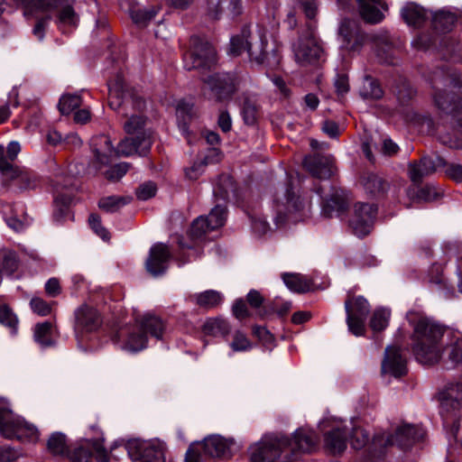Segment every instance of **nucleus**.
<instances>
[{
	"label": "nucleus",
	"instance_id": "obj_55",
	"mask_svg": "<svg viewBox=\"0 0 462 462\" xmlns=\"http://www.w3.org/2000/svg\"><path fill=\"white\" fill-rule=\"evenodd\" d=\"M88 222L91 228L98 236H100L103 240L109 239V233L104 226H102L100 217L97 215H90Z\"/></svg>",
	"mask_w": 462,
	"mask_h": 462
},
{
	"label": "nucleus",
	"instance_id": "obj_26",
	"mask_svg": "<svg viewBox=\"0 0 462 462\" xmlns=\"http://www.w3.org/2000/svg\"><path fill=\"white\" fill-rule=\"evenodd\" d=\"M325 448L336 455L342 453L346 448V433L340 426L333 428L325 434Z\"/></svg>",
	"mask_w": 462,
	"mask_h": 462
},
{
	"label": "nucleus",
	"instance_id": "obj_39",
	"mask_svg": "<svg viewBox=\"0 0 462 462\" xmlns=\"http://www.w3.org/2000/svg\"><path fill=\"white\" fill-rule=\"evenodd\" d=\"M242 115L246 125L255 124L258 117V106L252 97H245L242 106Z\"/></svg>",
	"mask_w": 462,
	"mask_h": 462
},
{
	"label": "nucleus",
	"instance_id": "obj_46",
	"mask_svg": "<svg viewBox=\"0 0 462 462\" xmlns=\"http://www.w3.org/2000/svg\"><path fill=\"white\" fill-rule=\"evenodd\" d=\"M209 222L207 217H199L196 218L190 227V236L193 238H200L202 236L206 235L208 232L214 230L209 227Z\"/></svg>",
	"mask_w": 462,
	"mask_h": 462
},
{
	"label": "nucleus",
	"instance_id": "obj_30",
	"mask_svg": "<svg viewBox=\"0 0 462 462\" xmlns=\"http://www.w3.org/2000/svg\"><path fill=\"white\" fill-rule=\"evenodd\" d=\"M230 330L229 323L222 318L208 319L202 327L204 335L211 337H226Z\"/></svg>",
	"mask_w": 462,
	"mask_h": 462
},
{
	"label": "nucleus",
	"instance_id": "obj_44",
	"mask_svg": "<svg viewBox=\"0 0 462 462\" xmlns=\"http://www.w3.org/2000/svg\"><path fill=\"white\" fill-rule=\"evenodd\" d=\"M82 100L79 95H63L59 102V109L61 114L69 115L81 106Z\"/></svg>",
	"mask_w": 462,
	"mask_h": 462
},
{
	"label": "nucleus",
	"instance_id": "obj_49",
	"mask_svg": "<svg viewBox=\"0 0 462 462\" xmlns=\"http://www.w3.org/2000/svg\"><path fill=\"white\" fill-rule=\"evenodd\" d=\"M420 161L423 167V173L429 175L435 172L439 168L446 165L445 160L439 156H436L435 158L422 157Z\"/></svg>",
	"mask_w": 462,
	"mask_h": 462
},
{
	"label": "nucleus",
	"instance_id": "obj_52",
	"mask_svg": "<svg viewBox=\"0 0 462 462\" xmlns=\"http://www.w3.org/2000/svg\"><path fill=\"white\" fill-rule=\"evenodd\" d=\"M369 436L366 431L361 428H354L351 434V445L354 448L359 449L368 442Z\"/></svg>",
	"mask_w": 462,
	"mask_h": 462
},
{
	"label": "nucleus",
	"instance_id": "obj_48",
	"mask_svg": "<svg viewBox=\"0 0 462 462\" xmlns=\"http://www.w3.org/2000/svg\"><path fill=\"white\" fill-rule=\"evenodd\" d=\"M0 323L16 332L18 319L16 315L6 305L0 307Z\"/></svg>",
	"mask_w": 462,
	"mask_h": 462
},
{
	"label": "nucleus",
	"instance_id": "obj_5",
	"mask_svg": "<svg viewBox=\"0 0 462 462\" xmlns=\"http://www.w3.org/2000/svg\"><path fill=\"white\" fill-rule=\"evenodd\" d=\"M165 331L164 322L157 316L145 314L136 319L134 324L121 328L116 333V340L123 350L136 353L147 346V335L161 339Z\"/></svg>",
	"mask_w": 462,
	"mask_h": 462
},
{
	"label": "nucleus",
	"instance_id": "obj_61",
	"mask_svg": "<svg viewBox=\"0 0 462 462\" xmlns=\"http://www.w3.org/2000/svg\"><path fill=\"white\" fill-rule=\"evenodd\" d=\"M232 312L233 315L238 319H244L250 316L246 304L242 299H238L235 301L232 308Z\"/></svg>",
	"mask_w": 462,
	"mask_h": 462
},
{
	"label": "nucleus",
	"instance_id": "obj_13",
	"mask_svg": "<svg viewBox=\"0 0 462 462\" xmlns=\"http://www.w3.org/2000/svg\"><path fill=\"white\" fill-rule=\"evenodd\" d=\"M184 59L188 69L210 68L217 62L216 50L209 42L198 41Z\"/></svg>",
	"mask_w": 462,
	"mask_h": 462
},
{
	"label": "nucleus",
	"instance_id": "obj_3",
	"mask_svg": "<svg viewBox=\"0 0 462 462\" xmlns=\"http://www.w3.org/2000/svg\"><path fill=\"white\" fill-rule=\"evenodd\" d=\"M316 444L314 434L303 430H297L291 440L288 438H264L250 448V461L273 462L287 448L293 454L296 451L310 452Z\"/></svg>",
	"mask_w": 462,
	"mask_h": 462
},
{
	"label": "nucleus",
	"instance_id": "obj_47",
	"mask_svg": "<svg viewBox=\"0 0 462 462\" xmlns=\"http://www.w3.org/2000/svg\"><path fill=\"white\" fill-rule=\"evenodd\" d=\"M230 347L234 352L247 351L252 348V343L243 332L237 330L233 335Z\"/></svg>",
	"mask_w": 462,
	"mask_h": 462
},
{
	"label": "nucleus",
	"instance_id": "obj_35",
	"mask_svg": "<svg viewBox=\"0 0 462 462\" xmlns=\"http://www.w3.org/2000/svg\"><path fill=\"white\" fill-rule=\"evenodd\" d=\"M456 23V15L448 11L441 10L432 15V24L436 31L446 32L452 29Z\"/></svg>",
	"mask_w": 462,
	"mask_h": 462
},
{
	"label": "nucleus",
	"instance_id": "obj_8",
	"mask_svg": "<svg viewBox=\"0 0 462 462\" xmlns=\"http://www.w3.org/2000/svg\"><path fill=\"white\" fill-rule=\"evenodd\" d=\"M0 434L7 439L34 442L39 439L37 428L14 415L11 410L0 409Z\"/></svg>",
	"mask_w": 462,
	"mask_h": 462
},
{
	"label": "nucleus",
	"instance_id": "obj_50",
	"mask_svg": "<svg viewBox=\"0 0 462 462\" xmlns=\"http://www.w3.org/2000/svg\"><path fill=\"white\" fill-rule=\"evenodd\" d=\"M32 310L42 317L48 316L51 313V304L40 297H33L30 301Z\"/></svg>",
	"mask_w": 462,
	"mask_h": 462
},
{
	"label": "nucleus",
	"instance_id": "obj_25",
	"mask_svg": "<svg viewBox=\"0 0 462 462\" xmlns=\"http://www.w3.org/2000/svg\"><path fill=\"white\" fill-rule=\"evenodd\" d=\"M223 294L216 290H207L189 296L188 300L204 310L217 308L223 301Z\"/></svg>",
	"mask_w": 462,
	"mask_h": 462
},
{
	"label": "nucleus",
	"instance_id": "obj_51",
	"mask_svg": "<svg viewBox=\"0 0 462 462\" xmlns=\"http://www.w3.org/2000/svg\"><path fill=\"white\" fill-rule=\"evenodd\" d=\"M449 359L458 364L462 362V335H455L450 342L449 346Z\"/></svg>",
	"mask_w": 462,
	"mask_h": 462
},
{
	"label": "nucleus",
	"instance_id": "obj_16",
	"mask_svg": "<svg viewBox=\"0 0 462 462\" xmlns=\"http://www.w3.org/2000/svg\"><path fill=\"white\" fill-rule=\"evenodd\" d=\"M293 52L296 61L300 65L314 63L322 55V48L312 33L304 38H300L293 45Z\"/></svg>",
	"mask_w": 462,
	"mask_h": 462
},
{
	"label": "nucleus",
	"instance_id": "obj_37",
	"mask_svg": "<svg viewBox=\"0 0 462 462\" xmlns=\"http://www.w3.org/2000/svg\"><path fill=\"white\" fill-rule=\"evenodd\" d=\"M18 268V259L15 253L12 250L0 249V273L12 274Z\"/></svg>",
	"mask_w": 462,
	"mask_h": 462
},
{
	"label": "nucleus",
	"instance_id": "obj_6",
	"mask_svg": "<svg viewBox=\"0 0 462 462\" xmlns=\"http://www.w3.org/2000/svg\"><path fill=\"white\" fill-rule=\"evenodd\" d=\"M273 217L277 227L287 223H297L304 220L310 214V204L291 192L290 186L279 190L273 200Z\"/></svg>",
	"mask_w": 462,
	"mask_h": 462
},
{
	"label": "nucleus",
	"instance_id": "obj_34",
	"mask_svg": "<svg viewBox=\"0 0 462 462\" xmlns=\"http://www.w3.org/2000/svg\"><path fill=\"white\" fill-rule=\"evenodd\" d=\"M282 280L285 285L295 292H306L311 288L310 280L301 274L285 273L282 275Z\"/></svg>",
	"mask_w": 462,
	"mask_h": 462
},
{
	"label": "nucleus",
	"instance_id": "obj_1",
	"mask_svg": "<svg viewBox=\"0 0 462 462\" xmlns=\"http://www.w3.org/2000/svg\"><path fill=\"white\" fill-rule=\"evenodd\" d=\"M107 85L110 107L122 111L123 116L128 118L124 125L125 132L129 134H140L145 124V117L143 115L146 107L145 100L139 94L125 88V81L121 75L109 80Z\"/></svg>",
	"mask_w": 462,
	"mask_h": 462
},
{
	"label": "nucleus",
	"instance_id": "obj_64",
	"mask_svg": "<svg viewBox=\"0 0 462 462\" xmlns=\"http://www.w3.org/2000/svg\"><path fill=\"white\" fill-rule=\"evenodd\" d=\"M206 163L204 162H195L190 168L186 170V176L190 180H197L204 171Z\"/></svg>",
	"mask_w": 462,
	"mask_h": 462
},
{
	"label": "nucleus",
	"instance_id": "obj_57",
	"mask_svg": "<svg viewBox=\"0 0 462 462\" xmlns=\"http://www.w3.org/2000/svg\"><path fill=\"white\" fill-rule=\"evenodd\" d=\"M156 193V186L152 182L142 184L136 190V196L139 199L147 200L152 198Z\"/></svg>",
	"mask_w": 462,
	"mask_h": 462
},
{
	"label": "nucleus",
	"instance_id": "obj_22",
	"mask_svg": "<svg viewBox=\"0 0 462 462\" xmlns=\"http://www.w3.org/2000/svg\"><path fill=\"white\" fill-rule=\"evenodd\" d=\"M440 402L442 408L447 411L462 407V375L457 381L447 385L440 393Z\"/></svg>",
	"mask_w": 462,
	"mask_h": 462
},
{
	"label": "nucleus",
	"instance_id": "obj_24",
	"mask_svg": "<svg viewBox=\"0 0 462 462\" xmlns=\"http://www.w3.org/2000/svg\"><path fill=\"white\" fill-rule=\"evenodd\" d=\"M209 15L215 19L226 14L227 17H235L241 14L242 4L240 0H217L211 1Z\"/></svg>",
	"mask_w": 462,
	"mask_h": 462
},
{
	"label": "nucleus",
	"instance_id": "obj_41",
	"mask_svg": "<svg viewBox=\"0 0 462 462\" xmlns=\"http://www.w3.org/2000/svg\"><path fill=\"white\" fill-rule=\"evenodd\" d=\"M79 18L70 5L63 6L58 14L57 23L61 29L75 27Z\"/></svg>",
	"mask_w": 462,
	"mask_h": 462
},
{
	"label": "nucleus",
	"instance_id": "obj_7",
	"mask_svg": "<svg viewBox=\"0 0 462 462\" xmlns=\"http://www.w3.org/2000/svg\"><path fill=\"white\" fill-rule=\"evenodd\" d=\"M431 83L436 106L443 111L452 112L458 100L453 90L462 87V77L454 69H441L433 73Z\"/></svg>",
	"mask_w": 462,
	"mask_h": 462
},
{
	"label": "nucleus",
	"instance_id": "obj_21",
	"mask_svg": "<svg viewBox=\"0 0 462 462\" xmlns=\"http://www.w3.org/2000/svg\"><path fill=\"white\" fill-rule=\"evenodd\" d=\"M422 437L423 432L421 429L413 425L405 424L397 429L395 435L387 437L385 445L397 444L401 448H406L412 442L420 440Z\"/></svg>",
	"mask_w": 462,
	"mask_h": 462
},
{
	"label": "nucleus",
	"instance_id": "obj_40",
	"mask_svg": "<svg viewBox=\"0 0 462 462\" xmlns=\"http://www.w3.org/2000/svg\"><path fill=\"white\" fill-rule=\"evenodd\" d=\"M176 116L180 127L185 132L188 122L193 116V106L183 100L179 101L176 106Z\"/></svg>",
	"mask_w": 462,
	"mask_h": 462
},
{
	"label": "nucleus",
	"instance_id": "obj_62",
	"mask_svg": "<svg viewBox=\"0 0 462 462\" xmlns=\"http://www.w3.org/2000/svg\"><path fill=\"white\" fill-rule=\"evenodd\" d=\"M429 282L433 284H441L443 282V267L433 264L429 270Z\"/></svg>",
	"mask_w": 462,
	"mask_h": 462
},
{
	"label": "nucleus",
	"instance_id": "obj_56",
	"mask_svg": "<svg viewBox=\"0 0 462 462\" xmlns=\"http://www.w3.org/2000/svg\"><path fill=\"white\" fill-rule=\"evenodd\" d=\"M365 320V319L346 316L348 328L355 336H362L364 334Z\"/></svg>",
	"mask_w": 462,
	"mask_h": 462
},
{
	"label": "nucleus",
	"instance_id": "obj_54",
	"mask_svg": "<svg viewBox=\"0 0 462 462\" xmlns=\"http://www.w3.org/2000/svg\"><path fill=\"white\" fill-rule=\"evenodd\" d=\"M408 175L413 183H420L425 176L429 174L423 173V167L419 162H412L409 163Z\"/></svg>",
	"mask_w": 462,
	"mask_h": 462
},
{
	"label": "nucleus",
	"instance_id": "obj_11",
	"mask_svg": "<svg viewBox=\"0 0 462 462\" xmlns=\"http://www.w3.org/2000/svg\"><path fill=\"white\" fill-rule=\"evenodd\" d=\"M377 208L374 204L358 202L354 206L349 226L357 236L368 235L375 218Z\"/></svg>",
	"mask_w": 462,
	"mask_h": 462
},
{
	"label": "nucleus",
	"instance_id": "obj_15",
	"mask_svg": "<svg viewBox=\"0 0 462 462\" xmlns=\"http://www.w3.org/2000/svg\"><path fill=\"white\" fill-rule=\"evenodd\" d=\"M339 35L342 38L343 48L353 53L360 52L363 46L370 41V38L363 33L356 23L351 20L342 22L339 27Z\"/></svg>",
	"mask_w": 462,
	"mask_h": 462
},
{
	"label": "nucleus",
	"instance_id": "obj_63",
	"mask_svg": "<svg viewBox=\"0 0 462 462\" xmlns=\"http://www.w3.org/2000/svg\"><path fill=\"white\" fill-rule=\"evenodd\" d=\"M300 6L306 14L307 18L313 19L318 12V7L315 0H299Z\"/></svg>",
	"mask_w": 462,
	"mask_h": 462
},
{
	"label": "nucleus",
	"instance_id": "obj_60",
	"mask_svg": "<svg viewBox=\"0 0 462 462\" xmlns=\"http://www.w3.org/2000/svg\"><path fill=\"white\" fill-rule=\"evenodd\" d=\"M44 290L49 297L55 298L59 296L61 293V287L59 279L54 277L50 278L44 285Z\"/></svg>",
	"mask_w": 462,
	"mask_h": 462
},
{
	"label": "nucleus",
	"instance_id": "obj_12",
	"mask_svg": "<svg viewBox=\"0 0 462 462\" xmlns=\"http://www.w3.org/2000/svg\"><path fill=\"white\" fill-rule=\"evenodd\" d=\"M125 448L134 462H165L164 448L160 443L131 440Z\"/></svg>",
	"mask_w": 462,
	"mask_h": 462
},
{
	"label": "nucleus",
	"instance_id": "obj_27",
	"mask_svg": "<svg viewBox=\"0 0 462 462\" xmlns=\"http://www.w3.org/2000/svg\"><path fill=\"white\" fill-rule=\"evenodd\" d=\"M232 445V441L219 435H213L203 440L204 453L209 457H218L226 454Z\"/></svg>",
	"mask_w": 462,
	"mask_h": 462
},
{
	"label": "nucleus",
	"instance_id": "obj_33",
	"mask_svg": "<svg viewBox=\"0 0 462 462\" xmlns=\"http://www.w3.org/2000/svg\"><path fill=\"white\" fill-rule=\"evenodd\" d=\"M48 450L56 456H68L69 444L67 437L62 432H53L47 441Z\"/></svg>",
	"mask_w": 462,
	"mask_h": 462
},
{
	"label": "nucleus",
	"instance_id": "obj_9",
	"mask_svg": "<svg viewBox=\"0 0 462 462\" xmlns=\"http://www.w3.org/2000/svg\"><path fill=\"white\" fill-rule=\"evenodd\" d=\"M250 31L244 28L240 34L235 35L230 39L228 53L232 56H239L245 51H247L249 58L257 63H263L265 60V42L260 39L258 42H251L249 41Z\"/></svg>",
	"mask_w": 462,
	"mask_h": 462
},
{
	"label": "nucleus",
	"instance_id": "obj_59",
	"mask_svg": "<svg viewBox=\"0 0 462 462\" xmlns=\"http://www.w3.org/2000/svg\"><path fill=\"white\" fill-rule=\"evenodd\" d=\"M16 184L20 189L34 188L36 185L35 176L32 173L23 170Z\"/></svg>",
	"mask_w": 462,
	"mask_h": 462
},
{
	"label": "nucleus",
	"instance_id": "obj_29",
	"mask_svg": "<svg viewBox=\"0 0 462 462\" xmlns=\"http://www.w3.org/2000/svg\"><path fill=\"white\" fill-rule=\"evenodd\" d=\"M55 328L53 323L45 321L38 323L33 328V338L42 347L51 346L55 343Z\"/></svg>",
	"mask_w": 462,
	"mask_h": 462
},
{
	"label": "nucleus",
	"instance_id": "obj_10",
	"mask_svg": "<svg viewBox=\"0 0 462 462\" xmlns=\"http://www.w3.org/2000/svg\"><path fill=\"white\" fill-rule=\"evenodd\" d=\"M208 86L210 96L217 102L229 99L237 89V79L230 73H216L204 80Z\"/></svg>",
	"mask_w": 462,
	"mask_h": 462
},
{
	"label": "nucleus",
	"instance_id": "obj_19",
	"mask_svg": "<svg viewBox=\"0 0 462 462\" xmlns=\"http://www.w3.org/2000/svg\"><path fill=\"white\" fill-rule=\"evenodd\" d=\"M303 165L312 176L319 179H328L334 171L331 156L310 155L305 157Z\"/></svg>",
	"mask_w": 462,
	"mask_h": 462
},
{
	"label": "nucleus",
	"instance_id": "obj_42",
	"mask_svg": "<svg viewBox=\"0 0 462 462\" xmlns=\"http://www.w3.org/2000/svg\"><path fill=\"white\" fill-rule=\"evenodd\" d=\"M129 201V198L111 196L101 199L98 202V206L102 210L113 213L126 205Z\"/></svg>",
	"mask_w": 462,
	"mask_h": 462
},
{
	"label": "nucleus",
	"instance_id": "obj_53",
	"mask_svg": "<svg viewBox=\"0 0 462 462\" xmlns=\"http://www.w3.org/2000/svg\"><path fill=\"white\" fill-rule=\"evenodd\" d=\"M129 165L125 162L118 163L106 171V177L112 181L119 180L128 171Z\"/></svg>",
	"mask_w": 462,
	"mask_h": 462
},
{
	"label": "nucleus",
	"instance_id": "obj_2",
	"mask_svg": "<svg viewBox=\"0 0 462 462\" xmlns=\"http://www.w3.org/2000/svg\"><path fill=\"white\" fill-rule=\"evenodd\" d=\"M152 146L150 135L142 133L135 138L126 137L121 141L116 149L112 146L107 135L100 134L91 139V150L94 155L92 165L96 171L108 164L118 156H131L134 154L145 155Z\"/></svg>",
	"mask_w": 462,
	"mask_h": 462
},
{
	"label": "nucleus",
	"instance_id": "obj_45",
	"mask_svg": "<svg viewBox=\"0 0 462 462\" xmlns=\"http://www.w3.org/2000/svg\"><path fill=\"white\" fill-rule=\"evenodd\" d=\"M226 217V208L220 205H217L207 217L209 222V227L214 230L222 226L225 224Z\"/></svg>",
	"mask_w": 462,
	"mask_h": 462
},
{
	"label": "nucleus",
	"instance_id": "obj_14",
	"mask_svg": "<svg viewBox=\"0 0 462 462\" xmlns=\"http://www.w3.org/2000/svg\"><path fill=\"white\" fill-rule=\"evenodd\" d=\"M74 316L77 334L97 332L103 324L100 312L95 307L88 304H82L77 308Z\"/></svg>",
	"mask_w": 462,
	"mask_h": 462
},
{
	"label": "nucleus",
	"instance_id": "obj_36",
	"mask_svg": "<svg viewBox=\"0 0 462 462\" xmlns=\"http://www.w3.org/2000/svg\"><path fill=\"white\" fill-rule=\"evenodd\" d=\"M161 7L159 5H154L151 7H143V8H134L131 10V17L133 21L141 25L145 26L147 23L152 20Z\"/></svg>",
	"mask_w": 462,
	"mask_h": 462
},
{
	"label": "nucleus",
	"instance_id": "obj_17",
	"mask_svg": "<svg viewBox=\"0 0 462 462\" xmlns=\"http://www.w3.org/2000/svg\"><path fill=\"white\" fill-rule=\"evenodd\" d=\"M171 252L167 245L162 243L154 244L149 252V256L145 262L147 272L154 277L164 273L168 267V262L171 259Z\"/></svg>",
	"mask_w": 462,
	"mask_h": 462
},
{
	"label": "nucleus",
	"instance_id": "obj_4",
	"mask_svg": "<svg viewBox=\"0 0 462 462\" xmlns=\"http://www.w3.org/2000/svg\"><path fill=\"white\" fill-rule=\"evenodd\" d=\"M444 328L433 319L420 317L413 323L412 351L416 359L425 365L437 363L442 354L440 340Z\"/></svg>",
	"mask_w": 462,
	"mask_h": 462
},
{
	"label": "nucleus",
	"instance_id": "obj_31",
	"mask_svg": "<svg viewBox=\"0 0 462 462\" xmlns=\"http://www.w3.org/2000/svg\"><path fill=\"white\" fill-rule=\"evenodd\" d=\"M346 316L366 319L370 306L368 301L361 296L353 297L345 302Z\"/></svg>",
	"mask_w": 462,
	"mask_h": 462
},
{
	"label": "nucleus",
	"instance_id": "obj_58",
	"mask_svg": "<svg viewBox=\"0 0 462 462\" xmlns=\"http://www.w3.org/2000/svg\"><path fill=\"white\" fill-rule=\"evenodd\" d=\"M439 192L432 185H426L418 192V199L423 201H432L439 198Z\"/></svg>",
	"mask_w": 462,
	"mask_h": 462
},
{
	"label": "nucleus",
	"instance_id": "obj_20",
	"mask_svg": "<svg viewBox=\"0 0 462 462\" xmlns=\"http://www.w3.org/2000/svg\"><path fill=\"white\" fill-rule=\"evenodd\" d=\"M382 371L383 374H389L394 377H401L406 374V361L402 358L398 347L388 346L385 349Z\"/></svg>",
	"mask_w": 462,
	"mask_h": 462
},
{
	"label": "nucleus",
	"instance_id": "obj_28",
	"mask_svg": "<svg viewBox=\"0 0 462 462\" xmlns=\"http://www.w3.org/2000/svg\"><path fill=\"white\" fill-rule=\"evenodd\" d=\"M401 14L410 26H420L428 18V12L421 6L410 3L402 8Z\"/></svg>",
	"mask_w": 462,
	"mask_h": 462
},
{
	"label": "nucleus",
	"instance_id": "obj_43",
	"mask_svg": "<svg viewBox=\"0 0 462 462\" xmlns=\"http://www.w3.org/2000/svg\"><path fill=\"white\" fill-rule=\"evenodd\" d=\"M390 316L387 309L375 310L370 321L371 328L376 332L383 330L388 326Z\"/></svg>",
	"mask_w": 462,
	"mask_h": 462
},
{
	"label": "nucleus",
	"instance_id": "obj_32",
	"mask_svg": "<svg viewBox=\"0 0 462 462\" xmlns=\"http://www.w3.org/2000/svg\"><path fill=\"white\" fill-rule=\"evenodd\" d=\"M359 12L362 18L370 23H380L383 19V14L379 9V6L383 7L382 2L380 4L363 3V0H358Z\"/></svg>",
	"mask_w": 462,
	"mask_h": 462
},
{
	"label": "nucleus",
	"instance_id": "obj_38",
	"mask_svg": "<svg viewBox=\"0 0 462 462\" xmlns=\"http://www.w3.org/2000/svg\"><path fill=\"white\" fill-rule=\"evenodd\" d=\"M360 95L365 99H378L383 96V90L378 82L370 77H365L360 88Z\"/></svg>",
	"mask_w": 462,
	"mask_h": 462
},
{
	"label": "nucleus",
	"instance_id": "obj_18",
	"mask_svg": "<svg viewBox=\"0 0 462 462\" xmlns=\"http://www.w3.org/2000/svg\"><path fill=\"white\" fill-rule=\"evenodd\" d=\"M70 459L72 462H108L106 451L99 439L86 441L73 451Z\"/></svg>",
	"mask_w": 462,
	"mask_h": 462
},
{
	"label": "nucleus",
	"instance_id": "obj_23",
	"mask_svg": "<svg viewBox=\"0 0 462 462\" xmlns=\"http://www.w3.org/2000/svg\"><path fill=\"white\" fill-rule=\"evenodd\" d=\"M365 192L373 198H379L385 194L389 189V183L381 176L374 173H366L360 181Z\"/></svg>",
	"mask_w": 462,
	"mask_h": 462
}]
</instances>
